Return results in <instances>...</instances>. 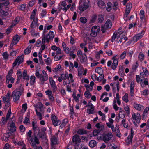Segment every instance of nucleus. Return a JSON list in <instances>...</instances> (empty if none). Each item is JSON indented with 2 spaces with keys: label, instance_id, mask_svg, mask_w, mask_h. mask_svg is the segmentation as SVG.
I'll return each mask as SVG.
<instances>
[{
  "label": "nucleus",
  "instance_id": "f257e3e1",
  "mask_svg": "<svg viewBox=\"0 0 149 149\" xmlns=\"http://www.w3.org/2000/svg\"><path fill=\"white\" fill-rule=\"evenodd\" d=\"M54 36V34L52 31H50L48 34H46V35L43 34L42 35L41 53H42V51L45 49L46 47H47V45H45V41L49 43L50 41L53 40Z\"/></svg>",
  "mask_w": 149,
  "mask_h": 149
},
{
  "label": "nucleus",
  "instance_id": "f03ea898",
  "mask_svg": "<svg viewBox=\"0 0 149 149\" xmlns=\"http://www.w3.org/2000/svg\"><path fill=\"white\" fill-rule=\"evenodd\" d=\"M23 88L20 87L19 89H17L12 92V95L13 96V100L15 102H16L19 100L21 93L23 92Z\"/></svg>",
  "mask_w": 149,
  "mask_h": 149
},
{
  "label": "nucleus",
  "instance_id": "7ed1b4c3",
  "mask_svg": "<svg viewBox=\"0 0 149 149\" xmlns=\"http://www.w3.org/2000/svg\"><path fill=\"white\" fill-rule=\"evenodd\" d=\"M100 27L99 26H93L91 29V35L93 37H95L100 31Z\"/></svg>",
  "mask_w": 149,
  "mask_h": 149
},
{
  "label": "nucleus",
  "instance_id": "20e7f679",
  "mask_svg": "<svg viewBox=\"0 0 149 149\" xmlns=\"http://www.w3.org/2000/svg\"><path fill=\"white\" fill-rule=\"evenodd\" d=\"M113 135L111 132L108 133L107 134H105L103 135V140L105 143H107L113 137Z\"/></svg>",
  "mask_w": 149,
  "mask_h": 149
},
{
  "label": "nucleus",
  "instance_id": "39448f33",
  "mask_svg": "<svg viewBox=\"0 0 149 149\" xmlns=\"http://www.w3.org/2000/svg\"><path fill=\"white\" fill-rule=\"evenodd\" d=\"M24 57L23 55H22L20 57H17L13 63L12 65L13 67H15L17 64H18L19 65L23 61V58Z\"/></svg>",
  "mask_w": 149,
  "mask_h": 149
},
{
  "label": "nucleus",
  "instance_id": "423d86ee",
  "mask_svg": "<svg viewBox=\"0 0 149 149\" xmlns=\"http://www.w3.org/2000/svg\"><path fill=\"white\" fill-rule=\"evenodd\" d=\"M81 141V139L79 136L77 134H75L73 136L72 139V142L74 145H76L77 143H80Z\"/></svg>",
  "mask_w": 149,
  "mask_h": 149
},
{
  "label": "nucleus",
  "instance_id": "0eeeda50",
  "mask_svg": "<svg viewBox=\"0 0 149 149\" xmlns=\"http://www.w3.org/2000/svg\"><path fill=\"white\" fill-rule=\"evenodd\" d=\"M134 135V131L132 128L131 130V135H129L127 137L126 141V143L127 145L130 144L132 142V140Z\"/></svg>",
  "mask_w": 149,
  "mask_h": 149
},
{
  "label": "nucleus",
  "instance_id": "6e6552de",
  "mask_svg": "<svg viewBox=\"0 0 149 149\" xmlns=\"http://www.w3.org/2000/svg\"><path fill=\"white\" fill-rule=\"evenodd\" d=\"M51 141L52 148L55 149L54 145L58 144L57 138L55 136H53L51 139Z\"/></svg>",
  "mask_w": 149,
  "mask_h": 149
},
{
  "label": "nucleus",
  "instance_id": "1a4fd4ad",
  "mask_svg": "<svg viewBox=\"0 0 149 149\" xmlns=\"http://www.w3.org/2000/svg\"><path fill=\"white\" fill-rule=\"evenodd\" d=\"M144 34V31H143L141 32L136 35L134 37L133 41L134 42H137L139 39L141 38Z\"/></svg>",
  "mask_w": 149,
  "mask_h": 149
},
{
  "label": "nucleus",
  "instance_id": "9d476101",
  "mask_svg": "<svg viewBox=\"0 0 149 149\" xmlns=\"http://www.w3.org/2000/svg\"><path fill=\"white\" fill-rule=\"evenodd\" d=\"M89 6L88 3L86 2H84L80 6L79 8L81 11H83L87 9L88 8Z\"/></svg>",
  "mask_w": 149,
  "mask_h": 149
},
{
  "label": "nucleus",
  "instance_id": "9b49d317",
  "mask_svg": "<svg viewBox=\"0 0 149 149\" xmlns=\"http://www.w3.org/2000/svg\"><path fill=\"white\" fill-rule=\"evenodd\" d=\"M116 56H115L113 57L112 59L113 60V62L111 66V68L113 70H115L118 64V59L116 58Z\"/></svg>",
  "mask_w": 149,
  "mask_h": 149
},
{
  "label": "nucleus",
  "instance_id": "f8f14e48",
  "mask_svg": "<svg viewBox=\"0 0 149 149\" xmlns=\"http://www.w3.org/2000/svg\"><path fill=\"white\" fill-rule=\"evenodd\" d=\"M51 78L50 77L49 81L51 87L53 88V92H55L57 90V87L55 84L54 81L52 79V78H51Z\"/></svg>",
  "mask_w": 149,
  "mask_h": 149
},
{
  "label": "nucleus",
  "instance_id": "ddd939ff",
  "mask_svg": "<svg viewBox=\"0 0 149 149\" xmlns=\"http://www.w3.org/2000/svg\"><path fill=\"white\" fill-rule=\"evenodd\" d=\"M140 116L139 113H137L135 114L134 113L132 115V117L134 120H135L137 123L139 122L141 118H140Z\"/></svg>",
  "mask_w": 149,
  "mask_h": 149
},
{
  "label": "nucleus",
  "instance_id": "4468645a",
  "mask_svg": "<svg viewBox=\"0 0 149 149\" xmlns=\"http://www.w3.org/2000/svg\"><path fill=\"white\" fill-rule=\"evenodd\" d=\"M132 8V4L131 3H128L126 6L125 14L126 17L129 14L130 11V10Z\"/></svg>",
  "mask_w": 149,
  "mask_h": 149
},
{
  "label": "nucleus",
  "instance_id": "2eb2a0df",
  "mask_svg": "<svg viewBox=\"0 0 149 149\" xmlns=\"http://www.w3.org/2000/svg\"><path fill=\"white\" fill-rule=\"evenodd\" d=\"M40 79L41 81V84H43L45 81L47 80L48 79V76H43L42 74H40Z\"/></svg>",
  "mask_w": 149,
  "mask_h": 149
},
{
  "label": "nucleus",
  "instance_id": "dca6fc26",
  "mask_svg": "<svg viewBox=\"0 0 149 149\" xmlns=\"http://www.w3.org/2000/svg\"><path fill=\"white\" fill-rule=\"evenodd\" d=\"M20 39V38L18 35H16L14 37L13 40L12 41V44L13 46L15 45L17 43Z\"/></svg>",
  "mask_w": 149,
  "mask_h": 149
},
{
  "label": "nucleus",
  "instance_id": "f3484780",
  "mask_svg": "<svg viewBox=\"0 0 149 149\" xmlns=\"http://www.w3.org/2000/svg\"><path fill=\"white\" fill-rule=\"evenodd\" d=\"M94 107L93 105H91V107H89L87 109V112L89 114H93L94 112Z\"/></svg>",
  "mask_w": 149,
  "mask_h": 149
},
{
  "label": "nucleus",
  "instance_id": "a211bd4d",
  "mask_svg": "<svg viewBox=\"0 0 149 149\" xmlns=\"http://www.w3.org/2000/svg\"><path fill=\"white\" fill-rule=\"evenodd\" d=\"M103 26L108 29L111 28L112 26L111 21L109 19L107 20L105 25Z\"/></svg>",
  "mask_w": 149,
  "mask_h": 149
},
{
  "label": "nucleus",
  "instance_id": "6ab92c4d",
  "mask_svg": "<svg viewBox=\"0 0 149 149\" xmlns=\"http://www.w3.org/2000/svg\"><path fill=\"white\" fill-rule=\"evenodd\" d=\"M79 58H80V60L81 63L85 62L87 60V56L85 54H83Z\"/></svg>",
  "mask_w": 149,
  "mask_h": 149
},
{
  "label": "nucleus",
  "instance_id": "aec40b11",
  "mask_svg": "<svg viewBox=\"0 0 149 149\" xmlns=\"http://www.w3.org/2000/svg\"><path fill=\"white\" fill-rule=\"evenodd\" d=\"M37 135H38L40 138H41L42 139H44L46 138V134L44 132H39Z\"/></svg>",
  "mask_w": 149,
  "mask_h": 149
},
{
  "label": "nucleus",
  "instance_id": "412c9836",
  "mask_svg": "<svg viewBox=\"0 0 149 149\" xmlns=\"http://www.w3.org/2000/svg\"><path fill=\"white\" fill-rule=\"evenodd\" d=\"M10 132H13L15 131H16V127L15 126V124L14 122H12L11 123L10 125Z\"/></svg>",
  "mask_w": 149,
  "mask_h": 149
},
{
  "label": "nucleus",
  "instance_id": "4be33fe9",
  "mask_svg": "<svg viewBox=\"0 0 149 149\" xmlns=\"http://www.w3.org/2000/svg\"><path fill=\"white\" fill-rule=\"evenodd\" d=\"M33 21L32 22V23L30 26V27L31 28H34L36 26H38V22L36 21L35 19H33Z\"/></svg>",
  "mask_w": 149,
  "mask_h": 149
},
{
  "label": "nucleus",
  "instance_id": "5701e85b",
  "mask_svg": "<svg viewBox=\"0 0 149 149\" xmlns=\"http://www.w3.org/2000/svg\"><path fill=\"white\" fill-rule=\"evenodd\" d=\"M98 6L101 8H104L105 6L104 3L102 0H100L98 2Z\"/></svg>",
  "mask_w": 149,
  "mask_h": 149
},
{
  "label": "nucleus",
  "instance_id": "b1692460",
  "mask_svg": "<svg viewBox=\"0 0 149 149\" xmlns=\"http://www.w3.org/2000/svg\"><path fill=\"white\" fill-rule=\"evenodd\" d=\"M31 48V46L29 45L28 47L25 50L24 53L25 55L29 54L30 52Z\"/></svg>",
  "mask_w": 149,
  "mask_h": 149
},
{
  "label": "nucleus",
  "instance_id": "393cba45",
  "mask_svg": "<svg viewBox=\"0 0 149 149\" xmlns=\"http://www.w3.org/2000/svg\"><path fill=\"white\" fill-rule=\"evenodd\" d=\"M19 21V17H17L13 22L12 24L11 25V27H13L14 26L16 25Z\"/></svg>",
  "mask_w": 149,
  "mask_h": 149
},
{
  "label": "nucleus",
  "instance_id": "a878e982",
  "mask_svg": "<svg viewBox=\"0 0 149 149\" xmlns=\"http://www.w3.org/2000/svg\"><path fill=\"white\" fill-rule=\"evenodd\" d=\"M77 133L79 134H86L87 131L84 129H79L77 131Z\"/></svg>",
  "mask_w": 149,
  "mask_h": 149
},
{
  "label": "nucleus",
  "instance_id": "bb28decb",
  "mask_svg": "<svg viewBox=\"0 0 149 149\" xmlns=\"http://www.w3.org/2000/svg\"><path fill=\"white\" fill-rule=\"evenodd\" d=\"M95 72L99 74L103 73V70L100 67H98L96 68L95 69Z\"/></svg>",
  "mask_w": 149,
  "mask_h": 149
},
{
  "label": "nucleus",
  "instance_id": "cd10ccee",
  "mask_svg": "<svg viewBox=\"0 0 149 149\" xmlns=\"http://www.w3.org/2000/svg\"><path fill=\"white\" fill-rule=\"evenodd\" d=\"M96 145V142L94 140L91 141L89 142V146L91 147H94Z\"/></svg>",
  "mask_w": 149,
  "mask_h": 149
},
{
  "label": "nucleus",
  "instance_id": "c85d7f7f",
  "mask_svg": "<svg viewBox=\"0 0 149 149\" xmlns=\"http://www.w3.org/2000/svg\"><path fill=\"white\" fill-rule=\"evenodd\" d=\"M112 3L110 2H109L107 3V5L106 8V10L108 12H110L111 10V6Z\"/></svg>",
  "mask_w": 149,
  "mask_h": 149
},
{
  "label": "nucleus",
  "instance_id": "c756f323",
  "mask_svg": "<svg viewBox=\"0 0 149 149\" xmlns=\"http://www.w3.org/2000/svg\"><path fill=\"white\" fill-rule=\"evenodd\" d=\"M8 119H7L6 117H2L0 122L1 124V125H4L6 123Z\"/></svg>",
  "mask_w": 149,
  "mask_h": 149
},
{
  "label": "nucleus",
  "instance_id": "7c9ffc66",
  "mask_svg": "<svg viewBox=\"0 0 149 149\" xmlns=\"http://www.w3.org/2000/svg\"><path fill=\"white\" fill-rule=\"evenodd\" d=\"M53 125L55 126H57L58 125H60L61 123V122L57 119L56 120H54L52 122Z\"/></svg>",
  "mask_w": 149,
  "mask_h": 149
},
{
  "label": "nucleus",
  "instance_id": "2f4dec72",
  "mask_svg": "<svg viewBox=\"0 0 149 149\" xmlns=\"http://www.w3.org/2000/svg\"><path fill=\"white\" fill-rule=\"evenodd\" d=\"M84 95L87 98H90L91 96V95L90 93L89 92L88 90L87 91L85 92L84 93Z\"/></svg>",
  "mask_w": 149,
  "mask_h": 149
},
{
  "label": "nucleus",
  "instance_id": "473e14b6",
  "mask_svg": "<svg viewBox=\"0 0 149 149\" xmlns=\"http://www.w3.org/2000/svg\"><path fill=\"white\" fill-rule=\"evenodd\" d=\"M61 77L63 80H66L67 78L69 79L68 74H61Z\"/></svg>",
  "mask_w": 149,
  "mask_h": 149
},
{
  "label": "nucleus",
  "instance_id": "72a5a7b5",
  "mask_svg": "<svg viewBox=\"0 0 149 149\" xmlns=\"http://www.w3.org/2000/svg\"><path fill=\"white\" fill-rule=\"evenodd\" d=\"M128 94L127 93H126L125 94V95L122 98L123 100L126 103H127L128 102Z\"/></svg>",
  "mask_w": 149,
  "mask_h": 149
},
{
  "label": "nucleus",
  "instance_id": "f704fd0d",
  "mask_svg": "<svg viewBox=\"0 0 149 149\" xmlns=\"http://www.w3.org/2000/svg\"><path fill=\"white\" fill-rule=\"evenodd\" d=\"M80 21L82 23L85 24L87 22V20L85 17H82L80 18Z\"/></svg>",
  "mask_w": 149,
  "mask_h": 149
},
{
  "label": "nucleus",
  "instance_id": "c9c22d12",
  "mask_svg": "<svg viewBox=\"0 0 149 149\" xmlns=\"http://www.w3.org/2000/svg\"><path fill=\"white\" fill-rule=\"evenodd\" d=\"M30 79V83L31 85H33L35 82V77L34 76H32L31 77Z\"/></svg>",
  "mask_w": 149,
  "mask_h": 149
},
{
  "label": "nucleus",
  "instance_id": "e433bc0d",
  "mask_svg": "<svg viewBox=\"0 0 149 149\" xmlns=\"http://www.w3.org/2000/svg\"><path fill=\"white\" fill-rule=\"evenodd\" d=\"M140 18L142 19L145 17L144 12L143 10H141L140 11Z\"/></svg>",
  "mask_w": 149,
  "mask_h": 149
},
{
  "label": "nucleus",
  "instance_id": "4c0bfd02",
  "mask_svg": "<svg viewBox=\"0 0 149 149\" xmlns=\"http://www.w3.org/2000/svg\"><path fill=\"white\" fill-rule=\"evenodd\" d=\"M104 20V16L103 15H99L98 20L100 23H102Z\"/></svg>",
  "mask_w": 149,
  "mask_h": 149
},
{
  "label": "nucleus",
  "instance_id": "58836bf2",
  "mask_svg": "<svg viewBox=\"0 0 149 149\" xmlns=\"http://www.w3.org/2000/svg\"><path fill=\"white\" fill-rule=\"evenodd\" d=\"M83 68L81 67H79L78 69V75L80 76L82 75L83 73L82 69Z\"/></svg>",
  "mask_w": 149,
  "mask_h": 149
},
{
  "label": "nucleus",
  "instance_id": "ea45409f",
  "mask_svg": "<svg viewBox=\"0 0 149 149\" xmlns=\"http://www.w3.org/2000/svg\"><path fill=\"white\" fill-rule=\"evenodd\" d=\"M134 108L138 110H140L141 109V106L138 104H134Z\"/></svg>",
  "mask_w": 149,
  "mask_h": 149
},
{
  "label": "nucleus",
  "instance_id": "a19ab883",
  "mask_svg": "<svg viewBox=\"0 0 149 149\" xmlns=\"http://www.w3.org/2000/svg\"><path fill=\"white\" fill-rule=\"evenodd\" d=\"M144 54L141 52H140L139 56L138 57L139 58L140 60H143L144 59Z\"/></svg>",
  "mask_w": 149,
  "mask_h": 149
},
{
  "label": "nucleus",
  "instance_id": "79ce46f5",
  "mask_svg": "<svg viewBox=\"0 0 149 149\" xmlns=\"http://www.w3.org/2000/svg\"><path fill=\"white\" fill-rule=\"evenodd\" d=\"M11 114V109L10 108L9 109L6 116V118L7 119H8L10 118Z\"/></svg>",
  "mask_w": 149,
  "mask_h": 149
},
{
  "label": "nucleus",
  "instance_id": "37998d69",
  "mask_svg": "<svg viewBox=\"0 0 149 149\" xmlns=\"http://www.w3.org/2000/svg\"><path fill=\"white\" fill-rule=\"evenodd\" d=\"M149 108L148 107H147L145 109L143 113V117H144L146 115V113L149 111Z\"/></svg>",
  "mask_w": 149,
  "mask_h": 149
},
{
  "label": "nucleus",
  "instance_id": "c03bdc74",
  "mask_svg": "<svg viewBox=\"0 0 149 149\" xmlns=\"http://www.w3.org/2000/svg\"><path fill=\"white\" fill-rule=\"evenodd\" d=\"M91 78L93 81H94V79L95 80L98 81L99 78V77H97L95 74H93L91 76Z\"/></svg>",
  "mask_w": 149,
  "mask_h": 149
},
{
  "label": "nucleus",
  "instance_id": "a18cd8bd",
  "mask_svg": "<svg viewBox=\"0 0 149 149\" xmlns=\"http://www.w3.org/2000/svg\"><path fill=\"white\" fill-rule=\"evenodd\" d=\"M65 120H63V122L61 124L60 126V127L61 128H63L64 127L65 125L67 124L68 122V120H66L65 121H64Z\"/></svg>",
  "mask_w": 149,
  "mask_h": 149
},
{
  "label": "nucleus",
  "instance_id": "49530a36",
  "mask_svg": "<svg viewBox=\"0 0 149 149\" xmlns=\"http://www.w3.org/2000/svg\"><path fill=\"white\" fill-rule=\"evenodd\" d=\"M127 52L125 51L121 54L120 55V58L121 59H123L125 57Z\"/></svg>",
  "mask_w": 149,
  "mask_h": 149
},
{
  "label": "nucleus",
  "instance_id": "de8ad7c7",
  "mask_svg": "<svg viewBox=\"0 0 149 149\" xmlns=\"http://www.w3.org/2000/svg\"><path fill=\"white\" fill-rule=\"evenodd\" d=\"M97 18V16L95 15H94L92 17V19L90 20V23H93L96 20Z\"/></svg>",
  "mask_w": 149,
  "mask_h": 149
},
{
  "label": "nucleus",
  "instance_id": "09e8293b",
  "mask_svg": "<svg viewBox=\"0 0 149 149\" xmlns=\"http://www.w3.org/2000/svg\"><path fill=\"white\" fill-rule=\"evenodd\" d=\"M51 120L52 121H54V120H56L57 119V117L54 115L52 114L51 116Z\"/></svg>",
  "mask_w": 149,
  "mask_h": 149
},
{
  "label": "nucleus",
  "instance_id": "8fccbe9b",
  "mask_svg": "<svg viewBox=\"0 0 149 149\" xmlns=\"http://www.w3.org/2000/svg\"><path fill=\"white\" fill-rule=\"evenodd\" d=\"M19 130L21 132H24L25 130V127L23 125H21L19 127Z\"/></svg>",
  "mask_w": 149,
  "mask_h": 149
},
{
  "label": "nucleus",
  "instance_id": "3c124183",
  "mask_svg": "<svg viewBox=\"0 0 149 149\" xmlns=\"http://www.w3.org/2000/svg\"><path fill=\"white\" fill-rule=\"evenodd\" d=\"M144 73L146 76H147L148 74V72L146 68H143Z\"/></svg>",
  "mask_w": 149,
  "mask_h": 149
},
{
  "label": "nucleus",
  "instance_id": "603ef678",
  "mask_svg": "<svg viewBox=\"0 0 149 149\" xmlns=\"http://www.w3.org/2000/svg\"><path fill=\"white\" fill-rule=\"evenodd\" d=\"M135 86L134 81H133L131 82L130 86V89H134Z\"/></svg>",
  "mask_w": 149,
  "mask_h": 149
},
{
  "label": "nucleus",
  "instance_id": "864d4df0",
  "mask_svg": "<svg viewBox=\"0 0 149 149\" xmlns=\"http://www.w3.org/2000/svg\"><path fill=\"white\" fill-rule=\"evenodd\" d=\"M1 13L2 15H4L5 16H6L8 15V13L4 10H2L1 12Z\"/></svg>",
  "mask_w": 149,
  "mask_h": 149
},
{
  "label": "nucleus",
  "instance_id": "5fc2aeb1",
  "mask_svg": "<svg viewBox=\"0 0 149 149\" xmlns=\"http://www.w3.org/2000/svg\"><path fill=\"white\" fill-rule=\"evenodd\" d=\"M28 76L27 74V70H25L23 72V79H25V77Z\"/></svg>",
  "mask_w": 149,
  "mask_h": 149
},
{
  "label": "nucleus",
  "instance_id": "6e6d98bb",
  "mask_svg": "<svg viewBox=\"0 0 149 149\" xmlns=\"http://www.w3.org/2000/svg\"><path fill=\"white\" fill-rule=\"evenodd\" d=\"M34 141L35 143L38 144H39V140L38 138L37 137V136L35 135L34 136Z\"/></svg>",
  "mask_w": 149,
  "mask_h": 149
},
{
  "label": "nucleus",
  "instance_id": "4d7b16f0",
  "mask_svg": "<svg viewBox=\"0 0 149 149\" xmlns=\"http://www.w3.org/2000/svg\"><path fill=\"white\" fill-rule=\"evenodd\" d=\"M26 7V5L24 4L21 5L20 6V9L21 10H24Z\"/></svg>",
  "mask_w": 149,
  "mask_h": 149
},
{
  "label": "nucleus",
  "instance_id": "13d9d810",
  "mask_svg": "<svg viewBox=\"0 0 149 149\" xmlns=\"http://www.w3.org/2000/svg\"><path fill=\"white\" fill-rule=\"evenodd\" d=\"M114 33L115 34V36L116 35V38H117L118 40L119 38L120 37L121 34H120V33L119 32H117L116 33L115 32Z\"/></svg>",
  "mask_w": 149,
  "mask_h": 149
},
{
  "label": "nucleus",
  "instance_id": "bf43d9fd",
  "mask_svg": "<svg viewBox=\"0 0 149 149\" xmlns=\"http://www.w3.org/2000/svg\"><path fill=\"white\" fill-rule=\"evenodd\" d=\"M125 110L126 111L127 113L129 115L130 113V111H129V108L128 107V106H127L125 107L124 108Z\"/></svg>",
  "mask_w": 149,
  "mask_h": 149
},
{
  "label": "nucleus",
  "instance_id": "052dcab7",
  "mask_svg": "<svg viewBox=\"0 0 149 149\" xmlns=\"http://www.w3.org/2000/svg\"><path fill=\"white\" fill-rule=\"evenodd\" d=\"M36 2L35 0H32V1L29 2V4L30 6H33V4L35 3Z\"/></svg>",
  "mask_w": 149,
  "mask_h": 149
},
{
  "label": "nucleus",
  "instance_id": "680f3d73",
  "mask_svg": "<svg viewBox=\"0 0 149 149\" xmlns=\"http://www.w3.org/2000/svg\"><path fill=\"white\" fill-rule=\"evenodd\" d=\"M22 108L25 111H26L27 108V104L25 103L23 104L22 105Z\"/></svg>",
  "mask_w": 149,
  "mask_h": 149
},
{
  "label": "nucleus",
  "instance_id": "e2e57ef3",
  "mask_svg": "<svg viewBox=\"0 0 149 149\" xmlns=\"http://www.w3.org/2000/svg\"><path fill=\"white\" fill-rule=\"evenodd\" d=\"M83 54L82 53V52L81 50H79L77 52V55L79 57H80Z\"/></svg>",
  "mask_w": 149,
  "mask_h": 149
},
{
  "label": "nucleus",
  "instance_id": "0e129e2a",
  "mask_svg": "<svg viewBox=\"0 0 149 149\" xmlns=\"http://www.w3.org/2000/svg\"><path fill=\"white\" fill-rule=\"evenodd\" d=\"M3 56L5 59H6L8 58V54L6 52H4L3 54Z\"/></svg>",
  "mask_w": 149,
  "mask_h": 149
},
{
  "label": "nucleus",
  "instance_id": "69168bd1",
  "mask_svg": "<svg viewBox=\"0 0 149 149\" xmlns=\"http://www.w3.org/2000/svg\"><path fill=\"white\" fill-rule=\"evenodd\" d=\"M106 53L109 56H111L112 55V52L111 50L107 51Z\"/></svg>",
  "mask_w": 149,
  "mask_h": 149
},
{
  "label": "nucleus",
  "instance_id": "338daca9",
  "mask_svg": "<svg viewBox=\"0 0 149 149\" xmlns=\"http://www.w3.org/2000/svg\"><path fill=\"white\" fill-rule=\"evenodd\" d=\"M61 67L60 65L59 64L57 66L54 68V71L55 72H57L58 70Z\"/></svg>",
  "mask_w": 149,
  "mask_h": 149
},
{
  "label": "nucleus",
  "instance_id": "774afa93",
  "mask_svg": "<svg viewBox=\"0 0 149 149\" xmlns=\"http://www.w3.org/2000/svg\"><path fill=\"white\" fill-rule=\"evenodd\" d=\"M13 70L12 69H11L9 71L8 74V75L6 77H11L12 74L13 73Z\"/></svg>",
  "mask_w": 149,
  "mask_h": 149
}]
</instances>
